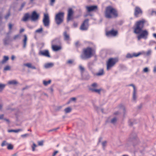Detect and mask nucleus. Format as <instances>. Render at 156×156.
I'll use <instances>...</instances> for the list:
<instances>
[{"instance_id":"48","label":"nucleus","mask_w":156,"mask_h":156,"mask_svg":"<svg viewBox=\"0 0 156 156\" xmlns=\"http://www.w3.org/2000/svg\"><path fill=\"white\" fill-rule=\"evenodd\" d=\"M107 143V141H105L102 142V144L103 147H105V146L106 144Z\"/></svg>"},{"instance_id":"56","label":"nucleus","mask_w":156,"mask_h":156,"mask_svg":"<svg viewBox=\"0 0 156 156\" xmlns=\"http://www.w3.org/2000/svg\"><path fill=\"white\" fill-rule=\"evenodd\" d=\"M15 58V57L13 55H12L11 57V59L12 60H13Z\"/></svg>"},{"instance_id":"35","label":"nucleus","mask_w":156,"mask_h":156,"mask_svg":"<svg viewBox=\"0 0 156 156\" xmlns=\"http://www.w3.org/2000/svg\"><path fill=\"white\" fill-rule=\"evenodd\" d=\"M43 31V28L42 27H41L39 29L36 30V32L37 33H41Z\"/></svg>"},{"instance_id":"62","label":"nucleus","mask_w":156,"mask_h":156,"mask_svg":"<svg viewBox=\"0 0 156 156\" xmlns=\"http://www.w3.org/2000/svg\"><path fill=\"white\" fill-rule=\"evenodd\" d=\"M2 105L0 104V109L1 110L2 109Z\"/></svg>"},{"instance_id":"2","label":"nucleus","mask_w":156,"mask_h":156,"mask_svg":"<svg viewBox=\"0 0 156 156\" xmlns=\"http://www.w3.org/2000/svg\"><path fill=\"white\" fill-rule=\"evenodd\" d=\"M95 50L90 47L83 48L80 57L83 60H86L91 58L95 54Z\"/></svg>"},{"instance_id":"31","label":"nucleus","mask_w":156,"mask_h":156,"mask_svg":"<svg viewBox=\"0 0 156 156\" xmlns=\"http://www.w3.org/2000/svg\"><path fill=\"white\" fill-rule=\"evenodd\" d=\"M133 57V54H132L130 53H128L126 55V57L128 58H131Z\"/></svg>"},{"instance_id":"54","label":"nucleus","mask_w":156,"mask_h":156,"mask_svg":"<svg viewBox=\"0 0 156 156\" xmlns=\"http://www.w3.org/2000/svg\"><path fill=\"white\" fill-rule=\"evenodd\" d=\"M9 132H17L19 131L17 130H9Z\"/></svg>"},{"instance_id":"5","label":"nucleus","mask_w":156,"mask_h":156,"mask_svg":"<svg viewBox=\"0 0 156 156\" xmlns=\"http://www.w3.org/2000/svg\"><path fill=\"white\" fill-rule=\"evenodd\" d=\"M64 13L63 12H59L57 13L55 17V20L57 25H59L63 21Z\"/></svg>"},{"instance_id":"51","label":"nucleus","mask_w":156,"mask_h":156,"mask_svg":"<svg viewBox=\"0 0 156 156\" xmlns=\"http://www.w3.org/2000/svg\"><path fill=\"white\" fill-rule=\"evenodd\" d=\"M78 24L77 23L74 22L73 23V26L75 27H77Z\"/></svg>"},{"instance_id":"52","label":"nucleus","mask_w":156,"mask_h":156,"mask_svg":"<svg viewBox=\"0 0 156 156\" xmlns=\"http://www.w3.org/2000/svg\"><path fill=\"white\" fill-rule=\"evenodd\" d=\"M58 152V151H55L54 152L52 156H55L56 154Z\"/></svg>"},{"instance_id":"46","label":"nucleus","mask_w":156,"mask_h":156,"mask_svg":"<svg viewBox=\"0 0 156 156\" xmlns=\"http://www.w3.org/2000/svg\"><path fill=\"white\" fill-rule=\"evenodd\" d=\"M151 53V51L150 50H148L146 52V54L147 55H150Z\"/></svg>"},{"instance_id":"11","label":"nucleus","mask_w":156,"mask_h":156,"mask_svg":"<svg viewBox=\"0 0 156 156\" xmlns=\"http://www.w3.org/2000/svg\"><path fill=\"white\" fill-rule=\"evenodd\" d=\"M39 15L35 11L32 12L30 17V19L32 21H35L37 20L39 18Z\"/></svg>"},{"instance_id":"4","label":"nucleus","mask_w":156,"mask_h":156,"mask_svg":"<svg viewBox=\"0 0 156 156\" xmlns=\"http://www.w3.org/2000/svg\"><path fill=\"white\" fill-rule=\"evenodd\" d=\"M118 59L116 58H111L108 59L106 62L107 70H108L114 66L118 62Z\"/></svg>"},{"instance_id":"34","label":"nucleus","mask_w":156,"mask_h":156,"mask_svg":"<svg viewBox=\"0 0 156 156\" xmlns=\"http://www.w3.org/2000/svg\"><path fill=\"white\" fill-rule=\"evenodd\" d=\"M133 57H137L139 56L141 54V52H139L137 53H134L133 54Z\"/></svg>"},{"instance_id":"6","label":"nucleus","mask_w":156,"mask_h":156,"mask_svg":"<svg viewBox=\"0 0 156 156\" xmlns=\"http://www.w3.org/2000/svg\"><path fill=\"white\" fill-rule=\"evenodd\" d=\"M139 34H140L137 36V38L138 41H139L141 38L147 39L148 35V32L146 30H142Z\"/></svg>"},{"instance_id":"12","label":"nucleus","mask_w":156,"mask_h":156,"mask_svg":"<svg viewBox=\"0 0 156 156\" xmlns=\"http://www.w3.org/2000/svg\"><path fill=\"white\" fill-rule=\"evenodd\" d=\"M38 54L40 55L44 56L48 58H50L51 57L49 51L47 50H41L39 51Z\"/></svg>"},{"instance_id":"33","label":"nucleus","mask_w":156,"mask_h":156,"mask_svg":"<svg viewBox=\"0 0 156 156\" xmlns=\"http://www.w3.org/2000/svg\"><path fill=\"white\" fill-rule=\"evenodd\" d=\"M133 98L134 100H135L136 98V90L133 91Z\"/></svg>"},{"instance_id":"49","label":"nucleus","mask_w":156,"mask_h":156,"mask_svg":"<svg viewBox=\"0 0 156 156\" xmlns=\"http://www.w3.org/2000/svg\"><path fill=\"white\" fill-rule=\"evenodd\" d=\"M129 86H132L133 87V91H135L136 90V87L135 86L133 85V84H130L129 85Z\"/></svg>"},{"instance_id":"64","label":"nucleus","mask_w":156,"mask_h":156,"mask_svg":"<svg viewBox=\"0 0 156 156\" xmlns=\"http://www.w3.org/2000/svg\"><path fill=\"white\" fill-rule=\"evenodd\" d=\"M122 156H128L127 155H122Z\"/></svg>"},{"instance_id":"25","label":"nucleus","mask_w":156,"mask_h":156,"mask_svg":"<svg viewBox=\"0 0 156 156\" xmlns=\"http://www.w3.org/2000/svg\"><path fill=\"white\" fill-rule=\"evenodd\" d=\"M8 144L9 143L7 142L6 141L4 140L2 142L1 144V146L2 147L5 146H7Z\"/></svg>"},{"instance_id":"7","label":"nucleus","mask_w":156,"mask_h":156,"mask_svg":"<svg viewBox=\"0 0 156 156\" xmlns=\"http://www.w3.org/2000/svg\"><path fill=\"white\" fill-rule=\"evenodd\" d=\"M89 20H85L80 26V29L82 30H87L89 27Z\"/></svg>"},{"instance_id":"8","label":"nucleus","mask_w":156,"mask_h":156,"mask_svg":"<svg viewBox=\"0 0 156 156\" xmlns=\"http://www.w3.org/2000/svg\"><path fill=\"white\" fill-rule=\"evenodd\" d=\"M143 13V11L138 6L135 7L134 11V15L136 17H138L141 15Z\"/></svg>"},{"instance_id":"13","label":"nucleus","mask_w":156,"mask_h":156,"mask_svg":"<svg viewBox=\"0 0 156 156\" xmlns=\"http://www.w3.org/2000/svg\"><path fill=\"white\" fill-rule=\"evenodd\" d=\"M117 31L115 30L114 29H112L106 32V35L107 36H115L117 35Z\"/></svg>"},{"instance_id":"59","label":"nucleus","mask_w":156,"mask_h":156,"mask_svg":"<svg viewBox=\"0 0 156 156\" xmlns=\"http://www.w3.org/2000/svg\"><path fill=\"white\" fill-rule=\"evenodd\" d=\"M3 117V115H1L0 116V119H2Z\"/></svg>"},{"instance_id":"15","label":"nucleus","mask_w":156,"mask_h":156,"mask_svg":"<svg viewBox=\"0 0 156 156\" xmlns=\"http://www.w3.org/2000/svg\"><path fill=\"white\" fill-rule=\"evenodd\" d=\"M30 16L28 13L25 14L23 17L22 20L24 22L27 21L29 19H30Z\"/></svg>"},{"instance_id":"1","label":"nucleus","mask_w":156,"mask_h":156,"mask_svg":"<svg viewBox=\"0 0 156 156\" xmlns=\"http://www.w3.org/2000/svg\"><path fill=\"white\" fill-rule=\"evenodd\" d=\"M105 16L106 18L108 19L116 18L118 16V11L112 6H108L105 8Z\"/></svg>"},{"instance_id":"29","label":"nucleus","mask_w":156,"mask_h":156,"mask_svg":"<svg viewBox=\"0 0 156 156\" xmlns=\"http://www.w3.org/2000/svg\"><path fill=\"white\" fill-rule=\"evenodd\" d=\"M20 35L19 34H17L15 35L13 38V40H16L20 38Z\"/></svg>"},{"instance_id":"42","label":"nucleus","mask_w":156,"mask_h":156,"mask_svg":"<svg viewBox=\"0 0 156 156\" xmlns=\"http://www.w3.org/2000/svg\"><path fill=\"white\" fill-rule=\"evenodd\" d=\"M50 4L51 5H53L55 2V0H50Z\"/></svg>"},{"instance_id":"40","label":"nucleus","mask_w":156,"mask_h":156,"mask_svg":"<svg viewBox=\"0 0 156 156\" xmlns=\"http://www.w3.org/2000/svg\"><path fill=\"white\" fill-rule=\"evenodd\" d=\"M80 69L82 73H83L84 70V68L81 66H79Z\"/></svg>"},{"instance_id":"47","label":"nucleus","mask_w":156,"mask_h":156,"mask_svg":"<svg viewBox=\"0 0 156 156\" xmlns=\"http://www.w3.org/2000/svg\"><path fill=\"white\" fill-rule=\"evenodd\" d=\"M148 71V69L147 67L144 68L143 69V71L144 72H147Z\"/></svg>"},{"instance_id":"43","label":"nucleus","mask_w":156,"mask_h":156,"mask_svg":"<svg viewBox=\"0 0 156 156\" xmlns=\"http://www.w3.org/2000/svg\"><path fill=\"white\" fill-rule=\"evenodd\" d=\"M73 62V61L71 59L69 60L67 62V63L68 64H72Z\"/></svg>"},{"instance_id":"45","label":"nucleus","mask_w":156,"mask_h":156,"mask_svg":"<svg viewBox=\"0 0 156 156\" xmlns=\"http://www.w3.org/2000/svg\"><path fill=\"white\" fill-rule=\"evenodd\" d=\"M10 12H9L5 16V18L6 19H7L10 16Z\"/></svg>"},{"instance_id":"32","label":"nucleus","mask_w":156,"mask_h":156,"mask_svg":"<svg viewBox=\"0 0 156 156\" xmlns=\"http://www.w3.org/2000/svg\"><path fill=\"white\" fill-rule=\"evenodd\" d=\"M9 38V36L8 35V36H7V37L4 40V43L5 44H8L7 41Z\"/></svg>"},{"instance_id":"10","label":"nucleus","mask_w":156,"mask_h":156,"mask_svg":"<svg viewBox=\"0 0 156 156\" xmlns=\"http://www.w3.org/2000/svg\"><path fill=\"white\" fill-rule=\"evenodd\" d=\"M43 22L45 26L47 27L49 26V19L48 14H44Z\"/></svg>"},{"instance_id":"26","label":"nucleus","mask_w":156,"mask_h":156,"mask_svg":"<svg viewBox=\"0 0 156 156\" xmlns=\"http://www.w3.org/2000/svg\"><path fill=\"white\" fill-rule=\"evenodd\" d=\"M51 83V80H49L48 81H46L45 80H44L43 81V83L44 84L45 86H47L48 85L50 84Z\"/></svg>"},{"instance_id":"3","label":"nucleus","mask_w":156,"mask_h":156,"mask_svg":"<svg viewBox=\"0 0 156 156\" xmlns=\"http://www.w3.org/2000/svg\"><path fill=\"white\" fill-rule=\"evenodd\" d=\"M146 22V21L144 19H142L136 21L133 28L134 33L139 34L143 28L144 24Z\"/></svg>"},{"instance_id":"37","label":"nucleus","mask_w":156,"mask_h":156,"mask_svg":"<svg viewBox=\"0 0 156 156\" xmlns=\"http://www.w3.org/2000/svg\"><path fill=\"white\" fill-rule=\"evenodd\" d=\"M10 67L9 66H6L4 68V70L5 71L10 70Z\"/></svg>"},{"instance_id":"53","label":"nucleus","mask_w":156,"mask_h":156,"mask_svg":"<svg viewBox=\"0 0 156 156\" xmlns=\"http://www.w3.org/2000/svg\"><path fill=\"white\" fill-rule=\"evenodd\" d=\"M24 29L23 28H21L20 30V33H21L23 32H24Z\"/></svg>"},{"instance_id":"60","label":"nucleus","mask_w":156,"mask_h":156,"mask_svg":"<svg viewBox=\"0 0 156 156\" xmlns=\"http://www.w3.org/2000/svg\"><path fill=\"white\" fill-rule=\"evenodd\" d=\"M154 72H156V68H155L154 69Z\"/></svg>"},{"instance_id":"30","label":"nucleus","mask_w":156,"mask_h":156,"mask_svg":"<svg viewBox=\"0 0 156 156\" xmlns=\"http://www.w3.org/2000/svg\"><path fill=\"white\" fill-rule=\"evenodd\" d=\"M7 148L9 150H12L13 148V147L11 144H8L7 145Z\"/></svg>"},{"instance_id":"55","label":"nucleus","mask_w":156,"mask_h":156,"mask_svg":"<svg viewBox=\"0 0 156 156\" xmlns=\"http://www.w3.org/2000/svg\"><path fill=\"white\" fill-rule=\"evenodd\" d=\"M76 99V98H71V101H75Z\"/></svg>"},{"instance_id":"61","label":"nucleus","mask_w":156,"mask_h":156,"mask_svg":"<svg viewBox=\"0 0 156 156\" xmlns=\"http://www.w3.org/2000/svg\"><path fill=\"white\" fill-rule=\"evenodd\" d=\"M27 135H28L27 134H26L24 135H22V136H26Z\"/></svg>"},{"instance_id":"58","label":"nucleus","mask_w":156,"mask_h":156,"mask_svg":"<svg viewBox=\"0 0 156 156\" xmlns=\"http://www.w3.org/2000/svg\"><path fill=\"white\" fill-rule=\"evenodd\" d=\"M25 3H23L21 5V7L22 8L24 6Z\"/></svg>"},{"instance_id":"28","label":"nucleus","mask_w":156,"mask_h":156,"mask_svg":"<svg viewBox=\"0 0 156 156\" xmlns=\"http://www.w3.org/2000/svg\"><path fill=\"white\" fill-rule=\"evenodd\" d=\"M64 111L66 113H68L70 112L71 111V108L70 107L64 109Z\"/></svg>"},{"instance_id":"36","label":"nucleus","mask_w":156,"mask_h":156,"mask_svg":"<svg viewBox=\"0 0 156 156\" xmlns=\"http://www.w3.org/2000/svg\"><path fill=\"white\" fill-rule=\"evenodd\" d=\"M37 143L39 146H42L43 145L44 141L42 140L38 141Z\"/></svg>"},{"instance_id":"20","label":"nucleus","mask_w":156,"mask_h":156,"mask_svg":"<svg viewBox=\"0 0 156 156\" xmlns=\"http://www.w3.org/2000/svg\"><path fill=\"white\" fill-rule=\"evenodd\" d=\"M24 66L27 67L29 68H31L33 69H36V68L34 66H32V64L31 63H28L26 64H24Z\"/></svg>"},{"instance_id":"18","label":"nucleus","mask_w":156,"mask_h":156,"mask_svg":"<svg viewBox=\"0 0 156 156\" xmlns=\"http://www.w3.org/2000/svg\"><path fill=\"white\" fill-rule=\"evenodd\" d=\"M52 48L53 51H57L61 50V47L60 46L53 45L52 46Z\"/></svg>"},{"instance_id":"63","label":"nucleus","mask_w":156,"mask_h":156,"mask_svg":"<svg viewBox=\"0 0 156 156\" xmlns=\"http://www.w3.org/2000/svg\"><path fill=\"white\" fill-rule=\"evenodd\" d=\"M101 138H100L99 139V142H100L101 141Z\"/></svg>"},{"instance_id":"41","label":"nucleus","mask_w":156,"mask_h":156,"mask_svg":"<svg viewBox=\"0 0 156 156\" xmlns=\"http://www.w3.org/2000/svg\"><path fill=\"white\" fill-rule=\"evenodd\" d=\"M116 119L115 118H114L112 119L111 122L112 123H115L116 122Z\"/></svg>"},{"instance_id":"57","label":"nucleus","mask_w":156,"mask_h":156,"mask_svg":"<svg viewBox=\"0 0 156 156\" xmlns=\"http://www.w3.org/2000/svg\"><path fill=\"white\" fill-rule=\"evenodd\" d=\"M153 37H154L155 38H156V34H153Z\"/></svg>"},{"instance_id":"19","label":"nucleus","mask_w":156,"mask_h":156,"mask_svg":"<svg viewBox=\"0 0 156 156\" xmlns=\"http://www.w3.org/2000/svg\"><path fill=\"white\" fill-rule=\"evenodd\" d=\"M23 37H24V39L23 40V48H25L26 46L27 38V36L25 34L23 35Z\"/></svg>"},{"instance_id":"44","label":"nucleus","mask_w":156,"mask_h":156,"mask_svg":"<svg viewBox=\"0 0 156 156\" xmlns=\"http://www.w3.org/2000/svg\"><path fill=\"white\" fill-rule=\"evenodd\" d=\"M75 45L76 47H79L80 45L79 42L78 41L76 42L75 43Z\"/></svg>"},{"instance_id":"39","label":"nucleus","mask_w":156,"mask_h":156,"mask_svg":"<svg viewBox=\"0 0 156 156\" xmlns=\"http://www.w3.org/2000/svg\"><path fill=\"white\" fill-rule=\"evenodd\" d=\"M91 87H93L95 88V87H97L98 86V84H97V83H92L91 85Z\"/></svg>"},{"instance_id":"50","label":"nucleus","mask_w":156,"mask_h":156,"mask_svg":"<svg viewBox=\"0 0 156 156\" xmlns=\"http://www.w3.org/2000/svg\"><path fill=\"white\" fill-rule=\"evenodd\" d=\"M12 25L11 23H9V29L10 30H11L12 29Z\"/></svg>"},{"instance_id":"23","label":"nucleus","mask_w":156,"mask_h":156,"mask_svg":"<svg viewBox=\"0 0 156 156\" xmlns=\"http://www.w3.org/2000/svg\"><path fill=\"white\" fill-rule=\"evenodd\" d=\"M17 83V82L15 80L9 81L8 82V84L10 85H16Z\"/></svg>"},{"instance_id":"24","label":"nucleus","mask_w":156,"mask_h":156,"mask_svg":"<svg viewBox=\"0 0 156 156\" xmlns=\"http://www.w3.org/2000/svg\"><path fill=\"white\" fill-rule=\"evenodd\" d=\"M53 66V64L51 63H48L45 64L44 67L46 68H48L51 67Z\"/></svg>"},{"instance_id":"22","label":"nucleus","mask_w":156,"mask_h":156,"mask_svg":"<svg viewBox=\"0 0 156 156\" xmlns=\"http://www.w3.org/2000/svg\"><path fill=\"white\" fill-rule=\"evenodd\" d=\"M104 74V70L103 69H100L99 72L95 74V75L97 76H101L102 75Z\"/></svg>"},{"instance_id":"14","label":"nucleus","mask_w":156,"mask_h":156,"mask_svg":"<svg viewBox=\"0 0 156 156\" xmlns=\"http://www.w3.org/2000/svg\"><path fill=\"white\" fill-rule=\"evenodd\" d=\"M86 9L87 11L89 12L96 11L98 10V7L97 5H92L90 6H87Z\"/></svg>"},{"instance_id":"17","label":"nucleus","mask_w":156,"mask_h":156,"mask_svg":"<svg viewBox=\"0 0 156 156\" xmlns=\"http://www.w3.org/2000/svg\"><path fill=\"white\" fill-rule=\"evenodd\" d=\"M89 89L92 92H95L99 94H100V92L102 90L101 89H97L93 88L91 87H89Z\"/></svg>"},{"instance_id":"9","label":"nucleus","mask_w":156,"mask_h":156,"mask_svg":"<svg viewBox=\"0 0 156 156\" xmlns=\"http://www.w3.org/2000/svg\"><path fill=\"white\" fill-rule=\"evenodd\" d=\"M67 20L69 21L73 19L74 11L72 8H69L68 10Z\"/></svg>"},{"instance_id":"21","label":"nucleus","mask_w":156,"mask_h":156,"mask_svg":"<svg viewBox=\"0 0 156 156\" xmlns=\"http://www.w3.org/2000/svg\"><path fill=\"white\" fill-rule=\"evenodd\" d=\"M9 58L8 56H5L3 57V59L1 62V63L2 64H4L8 60Z\"/></svg>"},{"instance_id":"38","label":"nucleus","mask_w":156,"mask_h":156,"mask_svg":"<svg viewBox=\"0 0 156 156\" xmlns=\"http://www.w3.org/2000/svg\"><path fill=\"white\" fill-rule=\"evenodd\" d=\"M5 84L0 83V89H3L5 87Z\"/></svg>"},{"instance_id":"27","label":"nucleus","mask_w":156,"mask_h":156,"mask_svg":"<svg viewBox=\"0 0 156 156\" xmlns=\"http://www.w3.org/2000/svg\"><path fill=\"white\" fill-rule=\"evenodd\" d=\"M37 145L35 144L34 142H33V145L31 146L32 151H34L35 150V148L37 147Z\"/></svg>"},{"instance_id":"16","label":"nucleus","mask_w":156,"mask_h":156,"mask_svg":"<svg viewBox=\"0 0 156 156\" xmlns=\"http://www.w3.org/2000/svg\"><path fill=\"white\" fill-rule=\"evenodd\" d=\"M64 38L65 41H68L70 40V37L69 34L66 31L64 32Z\"/></svg>"}]
</instances>
